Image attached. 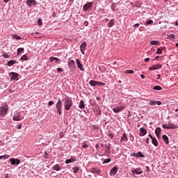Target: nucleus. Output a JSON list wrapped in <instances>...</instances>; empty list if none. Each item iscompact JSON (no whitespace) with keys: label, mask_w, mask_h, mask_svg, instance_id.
<instances>
[{"label":"nucleus","mask_w":178,"mask_h":178,"mask_svg":"<svg viewBox=\"0 0 178 178\" xmlns=\"http://www.w3.org/2000/svg\"><path fill=\"white\" fill-rule=\"evenodd\" d=\"M9 107H8V104L0 107V116H6Z\"/></svg>","instance_id":"obj_1"},{"label":"nucleus","mask_w":178,"mask_h":178,"mask_svg":"<svg viewBox=\"0 0 178 178\" xmlns=\"http://www.w3.org/2000/svg\"><path fill=\"white\" fill-rule=\"evenodd\" d=\"M72 105H73V101H72L69 99H67L65 100L64 106H65V109L66 111H69Z\"/></svg>","instance_id":"obj_2"},{"label":"nucleus","mask_w":178,"mask_h":178,"mask_svg":"<svg viewBox=\"0 0 178 178\" xmlns=\"http://www.w3.org/2000/svg\"><path fill=\"white\" fill-rule=\"evenodd\" d=\"M56 108L58 115H62V101L60 99L56 104Z\"/></svg>","instance_id":"obj_3"},{"label":"nucleus","mask_w":178,"mask_h":178,"mask_svg":"<svg viewBox=\"0 0 178 178\" xmlns=\"http://www.w3.org/2000/svg\"><path fill=\"white\" fill-rule=\"evenodd\" d=\"M162 127L163 129H175L177 128L175 124H172L170 122H168V124H163Z\"/></svg>","instance_id":"obj_4"},{"label":"nucleus","mask_w":178,"mask_h":178,"mask_svg":"<svg viewBox=\"0 0 178 178\" xmlns=\"http://www.w3.org/2000/svg\"><path fill=\"white\" fill-rule=\"evenodd\" d=\"M22 119H23V117L19 113H17L16 114H15L13 118V120H15V122H20Z\"/></svg>","instance_id":"obj_5"},{"label":"nucleus","mask_w":178,"mask_h":178,"mask_svg":"<svg viewBox=\"0 0 178 178\" xmlns=\"http://www.w3.org/2000/svg\"><path fill=\"white\" fill-rule=\"evenodd\" d=\"M68 66L71 70H74L76 69V63L73 60L68 61Z\"/></svg>","instance_id":"obj_6"},{"label":"nucleus","mask_w":178,"mask_h":178,"mask_svg":"<svg viewBox=\"0 0 178 178\" xmlns=\"http://www.w3.org/2000/svg\"><path fill=\"white\" fill-rule=\"evenodd\" d=\"M86 49H87V44L85 42H83L80 46V51L83 55L86 54L84 53V51H86Z\"/></svg>","instance_id":"obj_7"},{"label":"nucleus","mask_w":178,"mask_h":178,"mask_svg":"<svg viewBox=\"0 0 178 178\" xmlns=\"http://www.w3.org/2000/svg\"><path fill=\"white\" fill-rule=\"evenodd\" d=\"M125 106H121L120 107H115L113 108V111L114 113H119L120 111H123L124 109Z\"/></svg>","instance_id":"obj_8"},{"label":"nucleus","mask_w":178,"mask_h":178,"mask_svg":"<svg viewBox=\"0 0 178 178\" xmlns=\"http://www.w3.org/2000/svg\"><path fill=\"white\" fill-rule=\"evenodd\" d=\"M10 76H11L10 80H19V74L16 72H10Z\"/></svg>","instance_id":"obj_9"},{"label":"nucleus","mask_w":178,"mask_h":178,"mask_svg":"<svg viewBox=\"0 0 178 178\" xmlns=\"http://www.w3.org/2000/svg\"><path fill=\"white\" fill-rule=\"evenodd\" d=\"M162 67L161 64H156L152 67H149V70H158V69H161Z\"/></svg>","instance_id":"obj_10"},{"label":"nucleus","mask_w":178,"mask_h":178,"mask_svg":"<svg viewBox=\"0 0 178 178\" xmlns=\"http://www.w3.org/2000/svg\"><path fill=\"white\" fill-rule=\"evenodd\" d=\"M149 104L152 106H155V105H162V102L161 101L149 100Z\"/></svg>","instance_id":"obj_11"},{"label":"nucleus","mask_w":178,"mask_h":178,"mask_svg":"<svg viewBox=\"0 0 178 178\" xmlns=\"http://www.w3.org/2000/svg\"><path fill=\"white\" fill-rule=\"evenodd\" d=\"M26 5H28L29 8H31L33 5H37V1L35 0H27Z\"/></svg>","instance_id":"obj_12"},{"label":"nucleus","mask_w":178,"mask_h":178,"mask_svg":"<svg viewBox=\"0 0 178 178\" xmlns=\"http://www.w3.org/2000/svg\"><path fill=\"white\" fill-rule=\"evenodd\" d=\"M92 6V2H89V3H86L84 6H83V10H88L89 9H91V7Z\"/></svg>","instance_id":"obj_13"},{"label":"nucleus","mask_w":178,"mask_h":178,"mask_svg":"<svg viewBox=\"0 0 178 178\" xmlns=\"http://www.w3.org/2000/svg\"><path fill=\"white\" fill-rule=\"evenodd\" d=\"M10 162H11V165H19L20 160L19 159H10Z\"/></svg>","instance_id":"obj_14"},{"label":"nucleus","mask_w":178,"mask_h":178,"mask_svg":"<svg viewBox=\"0 0 178 178\" xmlns=\"http://www.w3.org/2000/svg\"><path fill=\"white\" fill-rule=\"evenodd\" d=\"M132 175H143V170H141V168H136L132 170Z\"/></svg>","instance_id":"obj_15"},{"label":"nucleus","mask_w":178,"mask_h":178,"mask_svg":"<svg viewBox=\"0 0 178 178\" xmlns=\"http://www.w3.org/2000/svg\"><path fill=\"white\" fill-rule=\"evenodd\" d=\"M90 171L91 173H94V175H99L101 173V170L98 168H92L90 169Z\"/></svg>","instance_id":"obj_16"},{"label":"nucleus","mask_w":178,"mask_h":178,"mask_svg":"<svg viewBox=\"0 0 178 178\" xmlns=\"http://www.w3.org/2000/svg\"><path fill=\"white\" fill-rule=\"evenodd\" d=\"M118 167L113 168L110 171V176H115L118 173Z\"/></svg>","instance_id":"obj_17"},{"label":"nucleus","mask_w":178,"mask_h":178,"mask_svg":"<svg viewBox=\"0 0 178 178\" xmlns=\"http://www.w3.org/2000/svg\"><path fill=\"white\" fill-rule=\"evenodd\" d=\"M76 65H77L79 69L81 72H84V67H83V64H81V63H80V60L76 59Z\"/></svg>","instance_id":"obj_18"},{"label":"nucleus","mask_w":178,"mask_h":178,"mask_svg":"<svg viewBox=\"0 0 178 178\" xmlns=\"http://www.w3.org/2000/svg\"><path fill=\"white\" fill-rule=\"evenodd\" d=\"M162 131V130L161 129V127H157L155 130V134L156 136V137L158 138H159V137H161V132Z\"/></svg>","instance_id":"obj_19"},{"label":"nucleus","mask_w":178,"mask_h":178,"mask_svg":"<svg viewBox=\"0 0 178 178\" xmlns=\"http://www.w3.org/2000/svg\"><path fill=\"white\" fill-rule=\"evenodd\" d=\"M140 136H145V134H147V129H144V128H140Z\"/></svg>","instance_id":"obj_20"},{"label":"nucleus","mask_w":178,"mask_h":178,"mask_svg":"<svg viewBox=\"0 0 178 178\" xmlns=\"http://www.w3.org/2000/svg\"><path fill=\"white\" fill-rule=\"evenodd\" d=\"M51 62H54V60L55 61V63H60V59L56 58V57H50L49 58Z\"/></svg>","instance_id":"obj_21"},{"label":"nucleus","mask_w":178,"mask_h":178,"mask_svg":"<svg viewBox=\"0 0 178 178\" xmlns=\"http://www.w3.org/2000/svg\"><path fill=\"white\" fill-rule=\"evenodd\" d=\"M53 170H56V172H59V170H61L60 165L59 164H56L52 167Z\"/></svg>","instance_id":"obj_22"},{"label":"nucleus","mask_w":178,"mask_h":178,"mask_svg":"<svg viewBox=\"0 0 178 178\" xmlns=\"http://www.w3.org/2000/svg\"><path fill=\"white\" fill-rule=\"evenodd\" d=\"M79 108L80 109H85L86 108V104H84V100H81L79 105Z\"/></svg>","instance_id":"obj_23"},{"label":"nucleus","mask_w":178,"mask_h":178,"mask_svg":"<svg viewBox=\"0 0 178 178\" xmlns=\"http://www.w3.org/2000/svg\"><path fill=\"white\" fill-rule=\"evenodd\" d=\"M162 138L165 144H169V138L166 135H163Z\"/></svg>","instance_id":"obj_24"},{"label":"nucleus","mask_w":178,"mask_h":178,"mask_svg":"<svg viewBox=\"0 0 178 178\" xmlns=\"http://www.w3.org/2000/svg\"><path fill=\"white\" fill-rule=\"evenodd\" d=\"M73 162H76V159L74 158H71V159H67L65 161V163L67 165L69 163H72Z\"/></svg>","instance_id":"obj_25"},{"label":"nucleus","mask_w":178,"mask_h":178,"mask_svg":"<svg viewBox=\"0 0 178 178\" xmlns=\"http://www.w3.org/2000/svg\"><path fill=\"white\" fill-rule=\"evenodd\" d=\"M89 84L92 87H95L96 86H97V81H94V80H91V81H89Z\"/></svg>","instance_id":"obj_26"},{"label":"nucleus","mask_w":178,"mask_h":178,"mask_svg":"<svg viewBox=\"0 0 178 178\" xmlns=\"http://www.w3.org/2000/svg\"><path fill=\"white\" fill-rule=\"evenodd\" d=\"M121 141H129V138H127V135L126 134H123L122 138H121Z\"/></svg>","instance_id":"obj_27"},{"label":"nucleus","mask_w":178,"mask_h":178,"mask_svg":"<svg viewBox=\"0 0 178 178\" xmlns=\"http://www.w3.org/2000/svg\"><path fill=\"white\" fill-rule=\"evenodd\" d=\"M152 143L154 145V147H158L159 143L156 138L152 139Z\"/></svg>","instance_id":"obj_28"},{"label":"nucleus","mask_w":178,"mask_h":178,"mask_svg":"<svg viewBox=\"0 0 178 178\" xmlns=\"http://www.w3.org/2000/svg\"><path fill=\"white\" fill-rule=\"evenodd\" d=\"M165 47H160L157 49V51L156 54H157V55H162V51H163V49H165Z\"/></svg>","instance_id":"obj_29"},{"label":"nucleus","mask_w":178,"mask_h":178,"mask_svg":"<svg viewBox=\"0 0 178 178\" xmlns=\"http://www.w3.org/2000/svg\"><path fill=\"white\" fill-rule=\"evenodd\" d=\"M113 24H115V19H111L108 23V27H113Z\"/></svg>","instance_id":"obj_30"},{"label":"nucleus","mask_w":178,"mask_h":178,"mask_svg":"<svg viewBox=\"0 0 178 178\" xmlns=\"http://www.w3.org/2000/svg\"><path fill=\"white\" fill-rule=\"evenodd\" d=\"M150 45H159V41H158V40H152L150 42Z\"/></svg>","instance_id":"obj_31"},{"label":"nucleus","mask_w":178,"mask_h":178,"mask_svg":"<svg viewBox=\"0 0 178 178\" xmlns=\"http://www.w3.org/2000/svg\"><path fill=\"white\" fill-rule=\"evenodd\" d=\"M15 63H16V60H9L8 62V66H13V65H15Z\"/></svg>","instance_id":"obj_32"},{"label":"nucleus","mask_w":178,"mask_h":178,"mask_svg":"<svg viewBox=\"0 0 178 178\" xmlns=\"http://www.w3.org/2000/svg\"><path fill=\"white\" fill-rule=\"evenodd\" d=\"M168 40H171V41H175V34H170L168 35Z\"/></svg>","instance_id":"obj_33"},{"label":"nucleus","mask_w":178,"mask_h":178,"mask_svg":"<svg viewBox=\"0 0 178 178\" xmlns=\"http://www.w3.org/2000/svg\"><path fill=\"white\" fill-rule=\"evenodd\" d=\"M136 158H144V154L141 152L136 153Z\"/></svg>","instance_id":"obj_34"},{"label":"nucleus","mask_w":178,"mask_h":178,"mask_svg":"<svg viewBox=\"0 0 178 178\" xmlns=\"http://www.w3.org/2000/svg\"><path fill=\"white\" fill-rule=\"evenodd\" d=\"M153 90H156V91H161L162 90V87L160 86H156L153 88Z\"/></svg>","instance_id":"obj_35"},{"label":"nucleus","mask_w":178,"mask_h":178,"mask_svg":"<svg viewBox=\"0 0 178 178\" xmlns=\"http://www.w3.org/2000/svg\"><path fill=\"white\" fill-rule=\"evenodd\" d=\"M29 60V57L26 54L23 55L21 57V60Z\"/></svg>","instance_id":"obj_36"},{"label":"nucleus","mask_w":178,"mask_h":178,"mask_svg":"<svg viewBox=\"0 0 178 178\" xmlns=\"http://www.w3.org/2000/svg\"><path fill=\"white\" fill-rule=\"evenodd\" d=\"M148 24H154V21L152 19H149L146 23H145V26H148Z\"/></svg>","instance_id":"obj_37"},{"label":"nucleus","mask_w":178,"mask_h":178,"mask_svg":"<svg viewBox=\"0 0 178 178\" xmlns=\"http://www.w3.org/2000/svg\"><path fill=\"white\" fill-rule=\"evenodd\" d=\"M12 37L13 38H15V40H22V37L17 35H12Z\"/></svg>","instance_id":"obj_38"},{"label":"nucleus","mask_w":178,"mask_h":178,"mask_svg":"<svg viewBox=\"0 0 178 178\" xmlns=\"http://www.w3.org/2000/svg\"><path fill=\"white\" fill-rule=\"evenodd\" d=\"M9 159V155L6 154L4 156H0V159Z\"/></svg>","instance_id":"obj_39"},{"label":"nucleus","mask_w":178,"mask_h":178,"mask_svg":"<svg viewBox=\"0 0 178 178\" xmlns=\"http://www.w3.org/2000/svg\"><path fill=\"white\" fill-rule=\"evenodd\" d=\"M72 169H73L74 173H77V172H79V170H80V168L79 167H74Z\"/></svg>","instance_id":"obj_40"},{"label":"nucleus","mask_w":178,"mask_h":178,"mask_svg":"<svg viewBox=\"0 0 178 178\" xmlns=\"http://www.w3.org/2000/svg\"><path fill=\"white\" fill-rule=\"evenodd\" d=\"M125 73L127 74H133V73H134V71L131 70H128L125 72Z\"/></svg>","instance_id":"obj_41"},{"label":"nucleus","mask_w":178,"mask_h":178,"mask_svg":"<svg viewBox=\"0 0 178 178\" xmlns=\"http://www.w3.org/2000/svg\"><path fill=\"white\" fill-rule=\"evenodd\" d=\"M103 161H104L103 163H109V162H111V159H105Z\"/></svg>","instance_id":"obj_42"},{"label":"nucleus","mask_w":178,"mask_h":178,"mask_svg":"<svg viewBox=\"0 0 178 178\" xmlns=\"http://www.w3.org/2000/svg\"><path fill=\"white\" fill-rule=\"evenodd\" d=\"M88 147H90V145L86 143H83L82 145V148H88Z\"/></svg>","instance_id":"obj_43"},{"label":"nucleus","mask_w":178,"mask_h":178,"mask_svg":"<svg viewBox=\"0 0 178 178\" xmlns=\"http://www.w3.org/2000/svg\"><path fill=\"white\" fill-rule=\"evenodd\" d=\"M24 51V48H19L17 49V55L20 54V52Z\"/></svg>","instance_id":"obj_44"},{"label":"nucleus","mask_w":178,"mask_h":178,"mask_svg":"<svg viewBox=\"0 0 178 178\" xmlns=\"http://www.w3.org/2000/svg\"><path fill=\"white\" fill-rule=\"evenodd\" d=\"M99 70H100V72H102V73H104L105 72V69H104V67L102 66H99Z\"/></svg>","instance_id":"obj_45"},{"label":"nucleus","mask_w":178,"mask_h":178,"mask_svg":"<svg viewBox=\"0 0 178 178\" xmlns=\"http://www.w3.org/2000/svg\"><path fill=\"white\" fill-rule=\"evenodd\" d=\"M106 152L109 154L111 152V146L110 145H106Z\"/></svg>","instance_id":"obj_46"},{"label":"nucleus","mask_w":178,"mask_h":178,"mask_svg":"<svg viewBox=\"0 0 178 178\" xmlns=\"http://www.w3.org/2000/svg\"><path fill=\"white\" fill-rule=\"evenodd\" d=\"M38 24L39 26H42V20L41 19H39L38 20Z\"/></svg>","instance_id":"obj_47"},{"label":"nucleus","mask_w":178,"mask_h":178,"mask_svg":"<svg viewBox=\"0 0 178 178\" xmlns=\"http://www.w3.org/2000/svg\"><path fill=\"white\" fill-rule=\"evenodd\" d=\"M57 72H58V73H62V72H63V69H62L60 67H58L57 68Z\"/></svg>","instance_id":"obj_48"},{"label":"nucleus","mask_w":178,"mask_h":178,"mask_svg":"<svg viewBox=\"0 0 178 178\" xmlns=\"http://www.w3.org/2000/svg\"><path fill=\"white\" fill-rule=\"evenodd\" d=\"M55 103L54 102V101H50L48 103V106H51V105H54Z\"/></svg>","instance_id":"obj_49"},{"label":"nucleus","mask_w":178,"mask_h":178,"mask_svg":"<svg viewBox=\"0 0 178 178\" xmlns=\"http://www.w3.org/2000/svg\"><path fill=\"white\" fill-rule=\"evenodd\" d=\"M97 86H105V83H104L103 82H99V81H97Z\"/></svg>","instance_id":"obj_50"},{"label":"nucleus","mask_w":178,"mask_h":178,"mask_svg":"<svg viewBox=\"0 0 178 178\" xmlns=\"http://www.w3.org/2000/svg\"><path fill=\"white\" fill-rule=\"evenodd\" d=\"M130 136H131L130 140L132 142L134 141V136L131 135V134H130Z\"/></svg>","instance_id":"obj_51"},{"label":"nucleus","mask_w":178,"mask_h":178,"mask_svg":"<svg viewBox=\"0 0 178 178\" xmlns=\"http://www.w3.org/2000/svg\"><path fill=\"white\" fill-rule=\"evenodd\" d=\"M108 137H110V138H113V137H114L113 134H112V133L108 134Z\"/></svg>","instance_id":"obj_52"},{"label":"nucleus","mask_w":178,"mask_h":178,"mask_svg":"<svg viewBox=\"0 0 178 178\" xmlns=\"http://www.w3.org/2000/svg\"><path fill=\"white\" fill-rule=\"evenodd\" d=\"M134 27L135 29H137V28L140 27V24H135L134 25Z\"/></svg>","instance_id":"obj_53"},{"label":"nucleus","mask_w":178,"mask_h":178,"mask_svg":"<svg viewBox=\"0 0 178 178\" xmlns=\"http://www.w3.org/2000/svg\"><path fill=\"white\" fill-rule=\"evenodd\" d=\"M131 156H135L137 158V153L134 152V153L131 154Z\"/></svg>","instance_id":"obj_54"},{"label":"nucleus","mask_w":178,"mask_h":178,"mask_svg":"<svg viewBox=\"0 0 178 178\" xmlns=\"http://www.w3.org/2000/svg\"><path fill=\"white\" fill-rule=\"evenodd\" d=\"M3 58H9V57H10V56H9V55H8L7 54H3Z\"/></svg>","instance_id":"obj_55"},{"label":"nucleus","mask_w":178,"mask_h":178,"mask_svg":"<svg viewBox=\"0 0 178 178\" xmlns=\"http://www.w3.org/2000/svg\"><path fill=\"white\" fill-rule=\"evenodd\" d=\"M20 129H22V124H19L18 126H17V129L18 130H20Z\"/></svg>","instance_id":"obj_56"},{"label":"nucleus","mask_w":178,"mask_h":178,"mask_svg":"<svg viewBox=\"0 0 178 178\" xmlns=\"http://www.w3.org/2000/svg\"><path fill=\"white\" fill-rule=\"evenodd\" d=\"M146 144H149V138L146 139Z\"/></svg>","instance_id":"obj_57"},{"label":"nucleus","mask_w":178,"mask_h":178,"mask_svg":"<svg viewBox=\"0 0 178 178\" xmlns=\"http://www.w3.org/2000/svg\"><path fill=\"white\" fill-rule=\"evenodd\" d=\"M145 62H149V58H146L145 59Z\"/></svg>","instance_id":"obj_58"},{"label":"nucleus","mask_w":178,"mask_h":178,"mask_svg":"<svg viewBox=\"0 0 178 178\" xmlns=\"http://www.w3.org/2000/svg\"><path fill=\"white\" fill-rule=\"evenodd\" d=\"M149 137L151 138V140H154V137H152V135H151V134H149Z\"/></svg>","instance_id":"obj_59"},{"label":"nucleus","mask_w":178,"mask_h":178,"mask_svg":"<svg viewBox=\"0 0 178 178\" xmlns=\"http://www.w3.org/2000/svg\"><path fill=\"white\" fill-rule=\"evenodd\" d=\"M141 79H145V76L144 74H140Z\"/></svg>","instance_id":"obj_60"},{"label":"nucleus","mask_w":178,"mask_h":178,"mask_svg":"<svg viewBox=\"0 0 178 178\" xmlns=\"http://www.w3.org/2000/svg\"><path fill=\"white\" fill-rule=\"evenodd\" d=\"M6 3H8L9 2V0H3Z\"/></svg>","instance_id":"obj_61"},{"label":"nucleus","mask_w":178,"mask_h":178,"mask_svg":"<svg viewBox=\"0 0 178 178\" xmlns=\"http://www.w3.org/2000/svg\"><path fill=\"white\" fill-rule=\"evenodd\" d=\"M157 76H158L157 80H159V79H161V75H160V74H158Z\"/></svg>","instance_id":"obj_62"},{"label":"nucleus","mask_w":178,"mask_h":178,"mask_svg":"<svg viewBox=\"0 0 178 178\" xmlns=\"http://www.w3.org/2000/svg\"><path fill=\"white\" fill-rule=\"evenodd\" d=\"M155 59H156V60H157V59H159V56H156L155 57Z\"/></svg>","instance_id":"obj_63"},{"label":"nucleus","mask_w":178,"mask_h":178,"mask_svg":"<svg viewBox=\"0 0 178 178\" xmlns=\"http://www.w3.org/2000/svg\"><path fill=\"white\" fill-rule=\"evenodd\" d=\"M60 138H62V137H63V134L60 133Z\"/></svg>","instance_id":"obj_64"}]
</instances>
